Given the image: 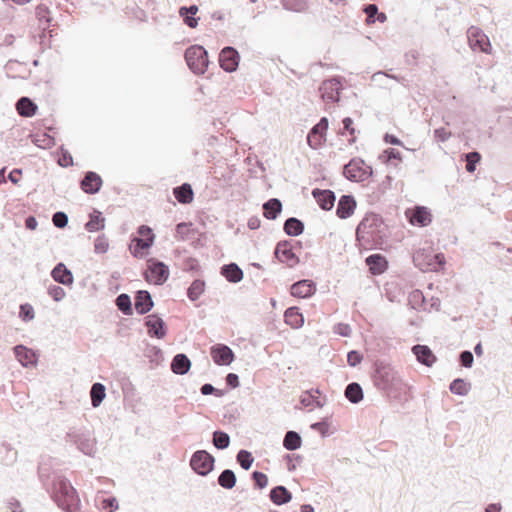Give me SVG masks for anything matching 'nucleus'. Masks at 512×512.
Segmentation results:
<instances>
[{
  "label": "nucleus",
  "mask_w": 512,
  "mask_h": 512,
  "mask_svg": "<svg viewBox=\"0 0 512 512\" xmlns=\"http://www.w3.org/2000/svg\"><path fill=\"white\" fill-rule=\"evenodd\" d=\"M38 474L43 486L51 494L59 508L66 512L79 511L80 499L76 489L68 479L57 472L50 473L46 464L39 466Z\"/></svg>",
  "instance_id": "obj_1"
},
{
  "label": "nucleus",
  "mask_w": 512,
  "mask_h": 512,
  "mask_svg": "<svg viewBox=\"0 0 512 512\" xmlns=\"http://www.w3.org/2000/svg\"><path fill=\"white\" fill-rule=\"evenodd\" d=\"M373 382L377 389L386 392L395 399L405 396L410 389L400 373L390 364L383 362L376 364Z\"/></svg>",
  "instance_id": "obj_2"
},
{
  "label": "nucleus",
  "mask_w": 512,
  "mask_h": 512,
  "mask_svg": "<svg viewBox=\"0 0 512 512\" xmlns=\"http://www.w3.org/2000/svg\"><path fill=\"white\" fill-rule=\"evenodd\" d=\"M384 229L385 225L379 215L367 214L357 226V241L363 244L379 243L384 236Z\"/></svg>",
  "instance_id": "obj_3"
},
{
  "label": "nucleus",
  "mask_w": 512,
  "mask_h": 512,
  "mask_svg": "<svg viewBox=\"0 0 512 512\" xmlns=\"http://www.w3.org/2000/svg\"><path fill=\"white\" fill-rule=\"evenodd\" d=\"M65 441L75 445L80 452L90 457L97 451L95 438L84 428L70 427L66 432Z\"/></svg>",
  "instance_id": "obj_4"
},
{
  "label": "nucleus",
  "mask_w": 512,
  "mask_h": 512,
  "mask_svg": "<svg viewBox=\"0 0 512 512\" xmlns=\"http://www.w3.org/2000/svg\"><path fill=\"white\" fill-rule=\"evenodd\" d=\"M414 265L421 271H437L445 265L442 253H433L430 249H418L413 254Z\"/></svg>",
  "instance_id": "obj_5"
},
{
  "label": "nucleus",
  "mask_w": 512,
  "mask_h": 512,
  "mask_svg": "<svg viewBox=\"0 0 512 512\" xmlns=\"http://www.w3.org/2000/svg\"><path fill=\"white\" fill-rule=\"evenodd\" d=\"M189 69L195 74H204L208 64V53L203 46L192 45L184 54Z\"/></svg>",
  "instance_id": "obj_6"
},
{
  "label": "nucleus",
  "mask_w": 512,
  "mask_h": 512,
  "mask_svg": "<svg viewBox=\"0 0 512 512\" xmlns=\"http://www.w3.org/2000/svg\"><path fill=\"white\" fill-rule=\"evenodd\" d=\"M215 458L206 450H197L190 459L192 470L200 476H207L214 468Z\"/></svg>",
  "instance_id": "obj_7"
},
{
  "label": "nucleus",
  "mask_w": 512,
  "mask_h": 512,
  "mask_svg": "<svg viewBox=\"0 0 512 512\" xmlns=\"http://www.w3.org/2000/svg\"><path fill=\"white\" fill-rule=\"evenodd\" d=\"M467 38L472 50L489 53L491 49L490 40L480 28L471 26L467 30Z\"/></svg>",
  "instance_id": "obj_8"
},
{
  "label": "nucleus",
  "mask_w": 512,
  "mask_h": 512,
  "mask_svg": "<svg viewBox=\"0 0 512 512\" xmlns=\"http://www.w3.org/2000/svg\"><path fill=\"white\" fill-rule=\"evenodd\" d=\"M341 89V81L337 77L324 80L319 87L321 97L326 103L338 102Z\"/></svg>",
  "instance_id": "obj_9"
},
{
  "label": "nucleus",
  "mask_w": 512,
  "mask_h": 512,
  "mask_svg": "<svg viewBox=\"0 0 512 512\" xmlns=\"http://www.w3.org/2000/svg\"><path fill=\"white\" fill-rule=\"evenodd\" d=\"M149 263V274L146 275V279L155 285L164 284L169 277V268L163 262L150 259Z\"/></svg>",
  "instance_id": "obj_10"
},
{
  "label": "nucleus",
  "mask_w": 512,
  "mask_h": 512,
  "mask_svg": "<svg viewBox=\"0 0 512 512\" xmlns=\"http://www.w3.org/2000/svg\"><path fill=\"white\" fill-rule=\"evenodd\" d=\"M274 255L280 262L287 264L289 267H294L299 263V258L292 251L291 242L288 240L277 243Z\"/></svg>",
  "instance_id": "obj_11"
},
{
  "label": "nucleus",
  "mask_w": 512,
  "mask_h": 512,
  "mask_svg": "<svg viewBox=\"0 0 512 512\" xmlns=\"http://www.w3.org/2000/svg\"><path fill=\"white\" fill-rule=\"evenodd\" d=\"M239 53L231 46L223 48L219 54V63L226 72H233L239 65Z\"/></svg>",
  "instance_id": "obj_12"
},
{
  "label": "nucleus",
  "mask_w": 512,
  "mask_h": 512,
  "mask_svg": "<svg viewBox=\"0 0 512 512\" xmlns=\"http://www.w3.org/2000/svg\"><path fill=\"white\" fill-rule=\"evenodd\" d=\"M213 361L220 366H226L233 362L235 355L232 349L225 344L213 345L210 349Z\"/></svg>",
  "instance_id": "obj_13"
},
{
  "label": "nucleus",
  "mask_w": 512,
  "mask_h": 512,
  "mask_svg": "<svg viewBox=\"0 0 512 512\" xmlns=\"http://www.w3.org/2000/svg\"><path fill=\"white\" fill-rule=\"evenodd\" d=\"M145 325L151 337L163 339L167 334L165 322L157 314L148 315L145 320Z\"/></svg>",
  "instance_id": "obj_14"
},
{
  "label": "nucleus",
  "mask_w": 512,
  "mask_h": 512,
  "mask_svg": "<svg viewBox=\"0 0 512 512\" xmlns=\"http://www.w3.org/2000/svg\"><path fill=\"white\" fill-rule=\"evenodd\" d=\"M406 215L409 222L414 226L425 227L432 221L430 211L424 206H417L413 210H408Z\"/></svg>",
  "instance_id": "obj_15"
},
{
  "label": "nucleus",
  "mask_w": 512,
  "mask_h": 512,
  "mask_svg": "<svg viewBox=\"0 0 512 512\" xmlns=\"http://www.w3.org/2000/svg\"><path fill=\"white\" fill-rule=\"evenodd\" d=\"M102 178L96 172L88 171L80 182L81 189L87 194H96L102 187Z\"/></svg>",
  "instance_id": "obj_16"
},
{
  "label": "nucleus",
  "mask_w": 512,
  "mask_h": 512,
  "mask_svg": "<svg viewBox=\"0 0 512 512\" xmlns=\"http://www.w3.org/2000/svg\"><path fill=\"white\" fill-rule=\"evenodd\" d=\"M51 277L55 282L65 286H72L74 283L73 273L62 262L56 264L52 269Z\"/></svg>",
  "instance_id": "obj_17"
},
{
  "label": "nucleus",
  "mask_w": 512,
  "mask_h": 512,
  "mask_svg": "<svg viewBox=\"0 0 512 512\" xmlns=\"http://www.w3.org/2000/svg\"><path fill=\"white\" fill-rule=\"evenodd\" d=\"M316 292V285L312 280L304 279L291 286V295L298 298L311 297Z\"/></svg>",
  "instance_id": "obj_18"
},
{
  "label": "nucleus",
  "mask_w": 512,
  "mask_h": 512,
  "mask_svg": "<svg viewBox=\"0 0 512 512\" xmlns=\"http://www.w3.org/2000/svg\"><path fill=\"white\" fill-rule=\"evenodd\" d=\"M135 310L138 314L148 313L154 306L151 294L146 290H139L135 294Z\"/></svg>",
  "instance_id": "obj_19"
},
{
  "label": "nucleus",
  "mask_w": 512,
  "mask_h": 512,
  "mask_svg": "<svg viewBox=\"0 0 512 512\" xmlns=\"http://www.w3.org/2000/svg\"><path fill=\"white\" fill-rule=\"evenodd\" d=\"M356 208V201L352 195H342L338 201L336 214L341 219L349 218Z\"/></svg>",
  "instance_id": "obj_20"
},
{
  "label": "nucleus",
  "mask_w": 512,
  "mask_h": 512,
  "mask_svg": "<svg viewBox=\"0 0 512 512\" xmlns=\"http://www.w3.org/2000/svg\"><path fill=\"white\" fill-rule=\"evenodd\" d=\"M312 195L323 210L329 211L334 207L336 196L333 191L317 188L312 191Z\"/></svg>",
  "instance_id": "obj_21"
},
{
  "label": "nucleus",
  "mask_w": 512,
  "mask_h": 512,
  "mask_svg": "<svg viewBox=\"0 0 512 512\" xmlns=\"http://www.w3.org/2000/svg\"><path fill=\"white\" fill-rule=\"evenodd\" d=\"M413 354L416 356V359L425 366H432L436 361V357L431 351V349L426 345L417 344L412 348Z\"/></svg>",
  "instance_id": "obj_22"
},
{
  "label": "nucleus",
  "mask_w": 512,
  "mask_h": 512,
  "mask_svg": "<svg viewBox=\"0 0 512 512\" xmlns=\"http://www.w3.org/2000/svg\"><path fill=\"white\" fill-rule=\"evenodd\" d=\"M362 163L363 161L351 160L343 168L344 176L351 181L363 180L366 173L360 166Z\"/></svg>",
  "instance_id": "obj_23"
},
{
  "label": "nucleus",
  "mask_w": 512,
  "mask_h": 512,
  "mask_svg": "<svg viewBox=\"0 0 512 512\" xmlns=\"http://www.w3.org/2000/svg\"><path fill=\"white\" fill-rule=\"evenodd\" d=\"M365 262L374 275L381 274L388 268V261L381 254H372L366 258Z\"/></svg>",
  "instance_id": "obj_24"
},
{
  "label": "nucleus",
  "mask_w": 512,
  "mask_h": 512,
  "mask_svg": "<svg viewBox=\"0 0 512 512\" xmlns=\"http://www.w3.org/2000/svg\"><path fill=\"white\" fill-rule=\"evenodd\" d=\"M191 368V361L186 354H176L171 361V370L177 375L186 374Z\"/></svg>",
  "instance_id": "obj_25"
},
{
  "label": "nucleus",
  "mask_w": 512,
  "mask_h": 512,
  "mask_svg": "<svg viewBox=\"0 0 512 512\" xmlns=\"http://www.w3.org/2000/svg\"><path fill=\"white\" fill-rule=\"evenodd\" d=\"M221 275L230 283H238L243 279V271L236 263L223 265Z\"/></svg>",
  "instance_id": "obj_26"
},
{
  "label": "nucleus",
  "mask_w": 512,
  "mask_h": 512,
  "mask_svg": "<svg viewBox=\"0 0 512 512\" xmlns=\"http://www.w3.org/2000/svg\"><path fill=\"white\" fill-rule=\"evenodd\" d=\"M14 353L22 366L28 367L29 365L36 364V355L31 349L23 345H17L14 347Z\"/></svg>",
  "instance_id": "obj_27"
},
{
  "label": "nucleus",
  "mask_w": 512,
  "mask_h": 512,
  "mask_svg": "<svg viewBox=\"0 0 512 512\" xmlns=\"http://www.w3.org/2000/svg\"><path fill=\"white\" fill-rule=\"evenodd\" d=\"M270 500L276 505H283L292 500L291 492L282 485H278L271 489Z\"/></svg>",
  "instance_id": "obj_28"
},
{
  "label": "nucleus",
  "mask_w": 512,
  "mask_h": 512,
  "mask_svg": "<svg viewBox=\"0 0 512 512\" xmlns=\"http://www.w3.org/2000/svg\"><path fill=\"white\" fill-rule=\"evenodd\" d=\"M285 322L293 329H299L304 324V317L298 307H289L284 313Z\"/></svg>",
  "instance_id": "obj_29"
},
{
  "label": "nucleus",
  "mask_w": 512,
  "mask_h": 512,
  "mask_svg": "<svg viewBox=\"0 0 512 512\" xmlns=\"http://www.w3.org/2000/svg\"><path fill=\"white\" fill-rule=\"evenodd\" d=\"M282 211V202L271 198L263 204V215L268 220H275Z\"/></svg>",
  "instance_id": "obj_30"
},
{
  "label": "nucleus",
  "mask_w": 512,
  "mask_h": 512,
  "mask_svg": "<svg viewBox=\"0 0 512 512\" xmlns=\"http://www.w3.org/2000/svg\"><path fill=\"white\" fill-rule=\"evenodd\" d=\"M37 105L28 97H21L16 103V110L23 117H32L37 111Z\"/></svg>",
  "instance_id": "obj_31"
},
{
  "label": "nucleus",
  "mask_w": 512,
  "mask_h": 512,
  "mask_svg": "<svg viewBox=\"0 0 512 512\" xmlns=\"http://www.w3.org/2000/svg\"><path fill=\"white\" fill-rule=\"evenodd\" d=\"M173 194L178 202L189 204L193 201L194 192L190 184L183 183L173 189Z\"/></svg>",
  "instance_id": "obj_32"
},
{
  "label": "nucleus",
  "mask_w": 512,
  "mask_h": 512,
  "mask_svg": "<svg viewBox=\"0 0 512 512\" xmlns=\"http://www.w3.org/2000/svg\"><path fill=\"white\" fill-rule=\"evenodd\" d=\"M198 7L196 5L183 6L179 9V15L183 18L184 23L190 28H196L199 18L194 15L197 13Z\"/></svg>",
  "instance_id": "obj_33"
},
{
  "label": "nucleus",
  "mask_w": 512,
  "mask_h": 512,
  "mask_svg": "<svg viewBox=\"0 0 512 512\" xmlns=\"http://www.w3.org/2000/svg\"><path fill=\"white\" fill-rule=\"evenodd\" d=\"M284 232L289 236H299L304 231V223L296 217H290L284 222Z\"/></svg>",
  "instance_id": "obj_34"
},
{
  "label": "nucleus",
  "mask_w": 512,
  "mask_h": 512,
  "mask_svg": "<svg viewBox=\"0 0 512 512\" xmlns=\"http://www.w3.org/2000/svg\"><path fill=\"white\" fill-rule=\"evenodd\" d=\"M89 218V221L85 224V229L88 232H96L104 229L105 218L102 216L100 211L94 210L90 214Z\"/></svg>",
  "instance_id": "obj_35"
},
{
  "label": "nucleus",
  "mask_w": 512,
  "mask_h": 512,
  "mask_svg": "<svg viewBox=\"0 0 512 512\" xmlns=\"http://www.w3.org/2000/svg\"><path fill=\"white\" fill-rule=\"evenodd\" d=\"M345 397L353 404L359 403L363 399V389L357 382L349 383L344 391Z\"/></svg>",
  "instance_id": "obj_36"
},
{
  "label": "nucleus",
  "mask_w": 512,
  "mask_h": 512,
  "mask_svg": "<svg viewBox=\"0 0 512 512\" xmlns=\"http://www.w3.org/2000/svg\"><path fill=\"white\" fill-rule=\"evenodd\" d=\"M133 245L130 246L131 253L134 257H142L143 253L142 250L149 249L153 245L152 238H139L135 237L133 240Z\"/></svg>",
  "instance_id": "obj_37"
},
{
  "label": "nucleus",
  "mask_w": 512,
  "mask_h": 512,
  "mask_svg": "<svg viewBox=\"0 0 512 512\" xmlns=\"http://www.w3.org/2000/svg\"><path fill=\"white\" fill-rule=\"evenodd\" d=\"M302 438L296 431H287L283 439V447L286 450L294 451L301 447Z\"/></svg>",
  "instance_id": "obj_38"
},
{
  "label": "nucleus",
  "mask_w": 512,
  "mask_h": 512,
  "mask_svg": "<svg viewBox=\"0 0 512 512\" xmlns=\"http://www.w3.org/2000/svg\"><path fill=\"white\" fill-rule=\"evenodd\" d=\"M106 396V388L102 383L96 382L90 390L91 404L94 408L100 406Z\"/></svg>",
  "instance_id": "obj_39"
},
{
  "label": "nucleus",
  "mask_w": 512,
  "mask_h": 512,
  "mask_svg": "<svg viewBox=\"0 0 512 512\" xmlns=\"http://www.w3.org/2000/svg\"><path fill=\"white\" fill-rule=\"evenodd\" d=\"M236 475L233 470L225 469L218 477V484L224 489H232L236 484Z\"/></svg>",
  "instance_id": "obj_40"
},
{
  "label": "nucleus",
  "mask_w": 512,
  "mask_h": 512,
  "mask_svg": "<svg viewBox=\"0 0 512 512\" xmlns=\"http://www.w3.org/2000/svg\"><path fill=\"white\" fill-rule=\"evenodd\" d=\"M449 389L455 395L466 396L471 389V384L464 379L457 378L451 382Z\"/></svg>",
  "instance_id": "obj_41"
},
{
  "label": "nucleus",
  "mask_w": 512,
  "mask_h": 512,
  "mask_svg": "<svg viewBox=\"0 0 512 512\" xmlns=\"http://www.w3.org/2000/svg\"><path fill=\"white\" fill-rule=\"evenodd\" d=\"M115 303H116L117 308L124 315L130 316L133 314L132 302H131V298L128 294L122 293V294L118 295L115 300Z\"/></svg>",
  "instance_id": "obj_42"
},
{
  "label": "nucleus",
  "mask_w": 512,
  "mask_h": 512,
  "mask_svg": "<svg viewBox=\"0 0 512 512\" xmlns=\"http://www.w3.org/2000/svg\"><path fill=\"white\" fill-rule=\"evenodd\" d=\"M205 282L201 279L194 280L187 290V296L191 301H196L204 293Z\"/></svg>",
  "instance_id": "obj_43"
},
{
  "label": "nucleus",
  "mask_w": 512,
  "mask_h": 512,
  "mask_svg": "<svg viewBox=\"0 0 512 512\" xmlns=\"http://www.w3.org/2000/svg\"><path fill=\"white\" fill-rule=\"evenodd\" d=\"M212 443L217 449L224 450L230 445V436L224 431L216 430L213 432Z\"/></svg>",
  "instance_id": "obj_44"
},
{
  "label": "nucleus",
  "mask_w": 512,
  "mask_h": 512,
  "mask_svg": "<svg viewBox=\"0 0 512 512\" xmlns=\"http://www.w3.org/2000/svg\"><path fill=\"white\" fill-rule=\"evenodd\" d=\"M282 5L285 10L302 13L308 9L306 0H282Z\"/></svg>",
  "instance_id": "obj_45"
},
{
  "label": "nucleus",
  "mask_w": 512,
  "mask_h": 512,
  "mask_svg": "<svg viewBox=\"0 0 512 512\" xmlns=\"http://www.w3.org/2000/svg\"><path fill=\"white\" fill-rule=\"evenodd\" d=\"M236 460L244 470H249L254 462L251 452L244 449L237 453Z\"/></svg>",
  "instance_id": "obj_46"
},
{
  "label": "nucleus",
  "mask_w": 512,
  "mask_h": 512,
  "mask_svg": "<svg viewBox=\"0 0 512 512\" xmlns=\"http://www.w3.org/2000/svg\"><path fill=\"white\" fill-rule=\"evenodd\" d=\"M466 161V170L472 173L476 170V164L480 161L481 155L477 151L469 152L464 155Z\"/></svg>",
  "instance_id": "obj_47"
},
{
  "label": "nucleus",
  "mask_w": 512,
  "mask_h": 512,
  "mask_svg": "<svg viewBox=\"0 0 512 512\" xmlns=\"http://www.w3.org/2000/svg\"><path fill=\"white\" fill-rule=\"evenodd\" d=\"M353 120L350 117H345L342 120L343 129L339 132V134L344 135L346 132L349 133L351 138L349 139V143H354L356 141V130L353 127Z\"/></svg>",
  "instance_id": "obj_48"
},
{
  "label": "nucleus",
  "mask_w": 512,
  "mask_h": 512,
  "mask_svg": "<svg viewBox=\"0 0 512 512\" xmlns=\"http://www.w3.org/2000/svg\"><path fill=\"white\" fill-rule=\"evenodd\" d=\"M34 142L38 147L41 148H51L55 145L54 138L47 133L36 135Z\"/></svg>",
  "instance_id": "obj_49"
},
{
  "label": "nucleus",
  "mask_w": 512,
  "mask_h": 512,
  "mask_svg": "<svg viewBox=\"0 0 512 512\" xmlns=\"http://www.w3.org/2000/svg\"><path fill=\"white\" fill-rule=\"evenodd\" d=\"M325 141L324 135L320 133H313L312 131H309L307 135V143L308 145L313 148L317 149L319 148L323 142Z\"/></svg>",
  "instance_id": "obj_50"
},
{
  "label": "nucleus",
  "mask_w": 512,
  "mask_h": 512,
  "mask_svg": "<svg viewBox=\"0 0 512 512\" xmlns=\"http://www.w3.org/2000/svg\"><path fill=\"white\" fill-rule=\"evenodd\" d=\"M48 294L56 302L62 301L66 296L65 290L57 285H50L48 287Z\"/></svg>",
  "instance_id": "obj_51"
},
{
  "label": "nucleus",
  "mask_w": 512,
  "mask_h": 512,
  "mask_svg": "<svg viewBox=\"0 0 512 512\" xmlns=\"http://www.w3.org/2000/svg\"><path fill=\"white\" fill-rule=\"evenodd\" d=\"M251 476L256 488L264 489L268 485V477L263 472L254 471Z\"/></svg>",
  "instance_id": "obj_52"
},
{
  "label": "nucleus",
  "mask_w": 512,
  "mask_h": 512,
  "mask_svg": "<svg viewBox=\"0 0 512 512\" xmlns=\"http://www.w3.org/2000/svg\"><path fill=\"white\" fill-rule=\"evenodd\" d=\"M100 508L106 512H114L118 509V501L115 497L103 498Z\"/></svg>",
  "instance_id": "obj_53"
},
{
  "label": "nucleus",
  "mask_w": 512,
  "mask_h": 512,
  "mask_svg": "<svg viewBox=\"0 0 512 512\" xmlns=\"http://www.w3.org/2000/svg\"><path fill=\"white\" fill-rule=\"evenodd\" d=\"M19 316L23 321H31L35 317L33 307L28 303L21 304Z\"/></svg>",
  "instance_id": "obj_54"
},
{
  "label": "nucleus",
  "mask_w": 512,
  "mask_h": 512,
  "mask_svg": "<svg viewBox=\"0 0 512 512\" xmlns=\"http://www.w3.org/2000/svg\"><path fill=\"white\" fill-rule=\"evenodd\" d=\"M52 222L57 228H64L68 224V216L65 212L58 211L53 214Z\"/></svg>",
  "instance_id": "obj_55"
},
{
  "label": "nucleus",
  "mask_w": 512,
  "mask_h": 512,
  "mask_svg": "<svg viewBox=\"0 0 512 512\" xmlns=\"http://www.w3.org/2000/svg\"><path fill=\"white\" fill-rule=\"evenodd\" d=\"M61 157L58 159V164L61 167H69L73 165V157L67 149L63 146L60 147Z\"/></svg>",
  "instance_id": "obj_56"
},
{
  "label": "nucleus",
  "mask_w": 512,
  "mask_h": 512,
  "mask_svg": "<svg viewBox=\"0 0 512 512\" xmlns=\"http://www.w3.org/2000/svg\"><path fill=\"white\" fill-rule=\"evenodd\" d=\"M200 391H201L202 395H205V396L214 394L217 397H223L225 394V392L223 390L216 389L210 383L203 384L200 388Z\"/></svg>",
  "instance_id": "obj_57"
},
{
  "label": "nucleus",
  "mask_w": 512,
  "mask_h": 512,
  "mask_svg": "<svg viewBox=\"0 0 512 512\" xmlns=\"http://www.w3.org/2000/svg\"><path fill=\"white\" fill-rule=\"evenodd\" d=\"M328 428H329L328 418H324L319 422H315V423L311 424V429L318 431L322 435V437L328 436Z\"/></svg>",
  "instance_id": "obj_58"
},
{
  "label": "nucleus",
  "mask_w": 512,
  "mask_h": 512,
  "mask_svg": "<svg viewBox=\"0 0 512 512\" xmlns=\"http://www.w3.org/2000/svg\"><path fill=\"white\" fill-rule=\"evenodd\" d=\"M459 361L461 365L465 368H470L473 365L474 357L471 351L464 350L459 355Z\"/></svg>",
  "instance_id": "obj_59"
},
{
  "label": "nucleus",
  "mask_w": 512,
  "mask_h": 512,
  "mask_svg": "<svg viewBox=\"0 0 512 512\" xmlns=\"http://www.w3.org/2000/svg\"><path fill=\"white\" fill-rule=\"evenodd\" d=\"M109 244L104 235L98 236L95 240L94 249L96 253H105L108 250Z\"/></svg>",
  "instance_id": "obj_60"
},
{
  "label": "nucleus",
  "mask_w": 512,
  "mask_h": 512,
  "mask_svg": "<svg viewBox=\"0 0 512 512\" xmlns=\"http://www.w3.org/2000/svg\"><path fill=\"white\" fill-rule=\"evenodd\" d=\"M300 402L302 405H304L306 407L312 405L313 403H315L316 406H318V407H322V403L315 396L310 394L309 392H305L304 394L301 395Z\"/></svg>",
  "instance_id": "obj_61"
},
{
  "label": "nucleus",
  "mask_w": 512,
  "mask_h": 512,
  "mask_svg": "<svg viewBox=\"0 0 512 512\" xmlns=\"http://www.w3.org/2000/svg\"><path fill=\"white\" fill-rule=\"evenodd\" d=\"M383 77L394 79V80H396L397 82H399L401 84H404V82L406 81V79L404 77H399L397 75L388 74V73L382 72V71L374 73L373 76H372V79L374 81H380L381 78H383Z\"/></svg>",
  "instance_id": "obj_62"
},
{
  "label": "nucleus",
  "mask_w": 512,
  "mask_h": 512,
  "mask_svg": "<svg viewBox=\"0 0 512 512\" xmlns=\"http://www.w3.org/2000/svg\"><path fill=\"white\" fill-rule=\"evenodd\" d=\"M363 356L356 350H352L347 355V362L351 367H355L361 363Z\"/></svg>",
  "instance_id": "obj_63"
},
{
  "label": "nucleus",
  "mask_w": 512,
  "mask_h": 512,
  "mask_svg": "<svg viewBox=\"0 0 512 512\" xmlns=\"http://www.w3.org/2000/svg\"><path fill=\"white\" fill-rule=\"evenodd\" d=\"M328 126H329L328 119L326 117H322L320 119V121L315 126H313L310 131H312L313 133H320V134L324 135V133L328 129Z\"/></svg>",
  "instance_id": "obj_64"
}]
</instances>
